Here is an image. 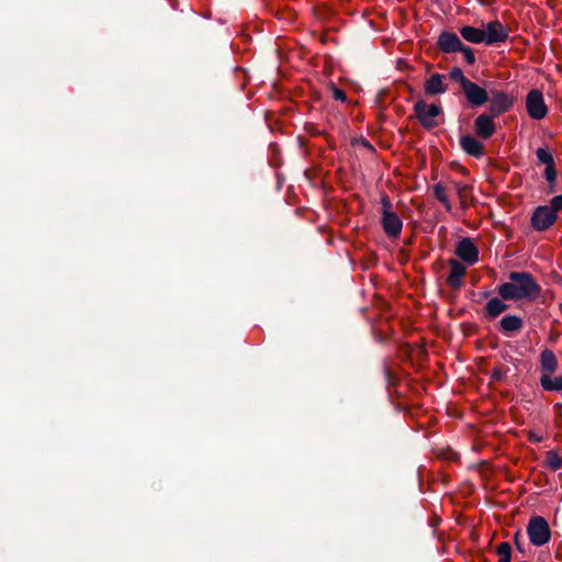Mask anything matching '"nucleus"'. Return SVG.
<instances>
[{
	"label": "nucleus",
	"mask_w": 562,
	"mask_h": 562,
	"mask_svg": "<svg viewBox=\"0 0 562 562\" xmlns=\"http://www.w3.org/2000/svg\"><path fill=\"white\" fill-rule=\"evenodd\" d=\"M434 195L439 202L443 204L447 212L452 210V204L448 198L447 190L441 183L434 186Z\"/></svg>",
	"instance_id": "4be33fe9"
},
{
	"label": "nucleus",
	"mask_w": 562,
	"mask_h": 562,
	"mask_svg": "<svg viewBox=\"0 0 562 562\" xmlns=\"http://www.w3.org/2000/svg\"><path fill=\"white\" fill-rule=\"evenodd\" d=\"M460 34L465 41L473 44L484 43L485 40V31L473 26H463Z\"/></svg>",
	"instance_id": "a211bd4d"
},
{
	"label": "nucleus",
	"mask_w": 562,
	"mask_h": 562,
	"mask_svg": "<svg viewBox=\"0 0 562 562\" xmlns=\"http://www.w3.org/2000/svg\"><path fill=\"white\" fill-rule=\"evenodd\" d=\"M536 155H537L538 160L541 164H543L546 166L554 165L553 157H552L551 153L548 149H546V148H538L537 151H536Z\"/></svg>",
	"instance_id": "393cba45"
},
{
	"label": "nucleus",
	"mask_w": 562,
	"mask_h": 562,
	"mask_svg": "<svg viewBox=\"0 0 562 562\" xmlns=\"http://www.w3.org/2000/svg\"><path fill=\"white\" fill-rule=\"evenodd\" d=\"M414 114L423 127L430 130L443 122V111L439 104L427 103L418 99L414 104Z\"/></svg>",
	"instance_id": "f03ea898"
},
{
	"label": "nucleus",
	"mask_w": 562,
	"mask_h": 562,
	"mask_svg": "<svg viewBox=\"0 0 562 562\" xmlns=\"http://www.w3.org/2000/svg\"><path fill=\"white\" fill-rule=\"evenodd\" d=\"M447 89L445 77L440 74H432L424 83V91L427 95L442 94Z\"/></svg>",
	"instance_id": "ddd939ff"
},
{
	"label": "nucleus",
	"mask_w": 562,
	"mask_h": 562,
	"mask_svg": "<svg viewBox=\"0 0 562 562\" xmlns=\"http://www.w3.org/2000/svg\"><path fill=\"white\" fill-rule=\"evenodd\" d=\"M475 132L482 138H490L495 133V123L493 115L480 114L474 122Z\"/></svg>",
	"instance_id": "f8f14e48"
},
{
	"label": "nucleus",
	"mask_w": 562,
	"mask_h": 562,
	"mask_svg": "<svg viewBox=\"0 0 562 562\" xmlns=\"http://www.w3.org/2000/svg\"><path fill=\"white\" fill-rule=\"evenodd\" d=\"M494 376H499V373L498 372H494L493 374Z\"/></svg>",
	"instance_id": "f704fd0d"
},
{
	"label": "nucleus",
	"mask_w": 562,
	"mask_h": 562,
	"mask_svg": "<svg viewBox=\"0 0 562 562\" xmlns=\"http://www.w3.org/2000/svg\"><path fill=\"white\" fill-rule=\"evenodd\" d=\"M515 544H516V548H517L520 552H522V551H524V548H522V544H521V541H520V535H519V532H517V533L515 535Z\"/></svg>",
	"instance_id": "473e14b6"
},
{
	"label": "nucleus",
	"mask_w": 562,
	"mask_h": 562,
	"mask_svg": "<svg viewBox=\"0 0 562 562\" xmlns=\"http://www.w3.org/2000/svg\"><path fill=\"white\" fill-rule=\"evenodd\" d=\"M454 189L457 191V194L460 200V204L462 207H465L468 205V193H469V187L461 182L454 183Z\"/></svg>",
	"instance_id": "b1692460"
},
{
	"label": "nucleus",
	"mask_w": 562,
	"mask_h": 562,
	"mask_svg": "<svg viewBox=\"0 0 562 562\" xmlns=\"http://www.w3.org/2000/svg\"><path fill=\"white\" fill-rule=\"evenodd\" d=\"M438 47L443 53H457L463 49V44L457 34L451 32H442L438 37Z\"/></svg>",
	"instance_id": "9b49d317"
},
{
	"label": "nucleus",
	"mask_w": 562,
	"mask_h": 562,
	"mask_svg": "<svg viewBox=\"0 0 562 562\" xmlns=\"http://www.w3.org/2000/svg\"><path fill=\"white\" fill-rule=\"evenodd\" d=\"M499 325L503 333L510 334L519 331L524 326V322L519 316L506 315L502 318Z\"/></svg>",
	"instance_id": "f3484780"
},
{
	"label": "nucleus",
	"mask_w": 562,
	"mask_h": 562,
	"mask_svg": "<svg viewBox=\"0 0 562 562\" xmlns=\"http://www.w3.org/2000/svg\"><path fill=\"white\" fill-rule=\"evenodd\" d=\"M529 541L535 547H542L551 539V530L548 521L541 516L529 519L526 528Z\"/></svg>",
	"instance_id": "7ed1b4c3"
},
{
	"label": "nucleus",
	"mask_w": 562,
	"mask_h": 562,
	"mask_svg": "<svg viewBox=\"0 0 562 562\" xmlns=\"http://www.w3.org/2000/svg\"><path fill=\"white\" fill-rule=\"evenodd\" d=\"M450 78L452 80L459 82L461 88L470 80L464 76L463 71L458 67H454L451 69Z\"/></svg>",
	"instance_id": "a878e982"
},
{
	"label": "nucleus",
	"mask_w": 562,
	"mask_h": 562,
	"mask_svg": "<svg viewBox=\"0 0 562 562\" xmlns=\"http://www.w3.org/2000/svg\"><path fill=\"white\" fill-rule=\"evenodd\" d=\"M382 226L389 237L396 238L402 232L403 223L394 212L386 211L382 214Z\"/></svg>",
	"instance_id": "9d476101"
},
{
	"label": "nucleus",
	"mask_w": 562,
	"mask_h": 562,
	"mask_svg": "<svg viewBox=\"0 0 562 562\" xmlns=\"http://www.w3.org/2000/svg\"><path fill=\"white\" fill-rule=\"evenodd\" d=\"M527 438L529 441L531 442H541L543 440V437L541 435H538L536 431L533 430H529L527 432Z\"/></svg>",
	"instance_id": "c756f323"
},
{
	"label": "nucleus",
	"mask_w": 562,
	"mask_h": 562,
	"mask_svg": "<svg viewBox=\"0 0 562 562\" xmlns=\"http://www.w3.org/2000/svg\"><path fill=\"white\" fill-rule=\"evenodd\" d=\"M459 52L463 54L464 59L469 65H473L475 63L474 53L470 47L463 45V49H460Z\"/></svg>",
	"instance_id": "bb28decb"
},
{
	"label": "nucleus",
	"mask_w": 562,
	"mask_h": 562,
	"mask_svg": "<svg viewBox=\"0 0 562 562\" xmlns=\"http://www.w3.org/2000/svg\"><path fill=\"white\" fill-rule=\"evenodd\" d=\"M461 148L473 157L483 155V145L473 136L465 135L460 138Z\"/></svg>",
	"instance_id": "2eb2a0df"
},
{
	"label": "nucleus",
	"mask_w": 562,
	"mask_h": 562,
	"mask_svg": "<svg viewBox=\"0 0 562 562\" xmlns=\"http://www.w3.org/2000/svg\"><path fill=\"white\" fill-rule=\"evenodd\" d=\"M334 97H335L336 100H340V101H345L346 100L345 93L341 90H339V89H335Z\"/></svg>",
	"instance_id": "2f4dec72"
},
{
	"label": "nucleus",
	"mask_w": 562,
	"mask_h": 562,
	"mask_svg": "<svg viewBox=\"0 0 562 562\" xmlns=\"http://www.w3.org/2000/svg\"><path fill=\"white\" fill-rule=\"evenodd\" d=\"M496 553L499 559L498 562H510L512 560V548L508 542H502L497 546Z\"/></svg>",
	"instance_id": "5701e85b"
},
{
	"label": "nucleus",
	"mask_w": 562,
	"mask_h": 562,
	"mask_svg": "<svg viewBox=\"0 0 562 562\" xmlns=\"http://www.w3.org/2000/svg\"><path fill=\"white\" fill-rule=\"evenodd\" d=\"M381 204H382V207H383V212L391 211L392 204H391V201H390L387 195H383L382 196Z\"/></svg>",
	"instance_id": "7c9ffc66"
},
{
	"label": "nucleus",
	"mask_w": 562,
	"mask_h": 562,
	"mask_svg": "<svg viewBox=\"0 0 562 562\" xmlns=\"http://www.w3.org/2000/svg\"><path fill=\"white\" fill-rule=\"evenodd\" d=\"M508 305L505 304L501 299L493 297L485 305V312L487 316L495 318L507 310Z\"/></svg>",
	"instance_id": "aec40b11"
},
{
	"label": "nucleus",
	"mask_w": 562,
	"mask_h": 562,
	"mask_svg": "<svg viewBox=\"0 0 562 562\" xmlns=\"http://www.w3.org/2000/svg\"><path fill=\"white\" fill-rule=\"evenodd\" d=\"M551 210L554 211V214L562 210V195H557L550 201V205H548Z\"/></svg>",
	"instance_id": "cd10ccee"
},
{
	"label": "nucleus",
	"mask_w": 562,
	"mask_h": 562,
	"mask_svg": "<svg viewBox=\"0 0 562 562\" xmlns=\"http://www.w3.org/2000/svg\"><path fill=\"white\" fill-rule=\"evenodd\" d=\"M456 255L469 266L476 263L479 260V249L469 237H464L458 241Z\"/></svg>",
	"instance_id": "423d86ee"
},
{
	"label": "nucleus",
	"mask_w": 562,
	"mask_h": 562,
	"mask_svg": "<svg viewBox=\"0 0 562 562\" xmlns=\"http://www.w3.org/2000/svg\"><path fill=\"white\" fill-rule=\"evenodd\" d=\"M544 467L551 471H557L562 468V456L557 450H549L546 452Z\"/></svg>",
	"instance_id": "412c9836"
},
{
	"label": "nucleus",
	"mask_w": 562,
	"mask_h": 562,
	"mask_svg": "<svg viewBox=\"0 0 562 562\" xmlns=\"http://www.w3.org/2000/svg\"><path fill=\"white\" fill-rule=\"evenodd\" d=\"M557 220L554 211L547 205L538 206L531 217V225L538 232L548 229Z\"/></svg>",
	"instance_id": "39448f33"
},
{
	"label": "nucleus",
	"mask_w": 562,
	"mask_h": 562,
	"mask_svg": "<svg viewBox=\"0 0 562 562\" xmlns=\"http://www.w3.org/2000/svg\"><path fill=\"white\" fill-rule=\"evenodd\" d=\"M544 176L549 182H554L555 176H557L555 170H554V165L546 166Z\"/></svg>",
	"instance_id": "c85d7f7f"
},
{
	"label": "nucleus",
	"mask_w": 562,
	"mask_h": 562,
	"mask_svg": "<svg viewBox=\"0 0 562 562\" xmlns=\"http://www.w3.org/2000/svg\"><path fill=\"white\" fill-rule=\"evenodd\" d=\"M526 109L529 116L533 120H542L546 117L548 108L541 91L533 89L527 94Z\"/></svg>",
	"instance_id": "20e7f679"
},
{
	"label": "nucleus",
	"mask_w": 562,
	"mask_h": 562,
	"mask_svg": "<svg viewBox=\"0 0 562 562\" xmlns=\"http://www.w3.org/2000/svg\"><path fill=\"white\" fill-rule=\"evenodd\" d=\"M497 292L503 300H535L540 286L527 272H510L509 281L501 284Z\"/></svg>",
	"instance_id": "f257e3e1"
},
{
	"label": "nucleus",
	"mask_w": 562,
	"mask_h": 562,
	"mask_svg": "<svg viewBox=\"0 0 562 562\" xmlns=\"http://www.w3.org/2000/svg\"><path fill=\"white\" fill-rule=\"evenodd\" d=\"M461 89L468 102L472 106H481L488 101L486 90L471 80H469Z\"/></svg>",
	"instance_id": "0eeeda50"
},
{
	"label": "nucleus",
	"mask_w": 562,
	"mask_h": 562,
	"mask_svg": "<svg viewBox=\"0 0 562 562\" xmlns=\"http://www.w3.org/2000/svg\"><path fill=\"white\" fill-rule=\"evenodd\" d=\"M542 374H553L558 369V359L553 351L546 349L540 356Z\"/></svg>",
	"instance_id": "dca6fc26"
},
{
	"label": "nucleus",
	"mask_w": 562,
	"mask_h": 562,
	"mask_svg": "<svg viewBox=\"0 0 562 562\" xmlns=\"http://www.w3.org/2000/svg\"><path fill=\"white\" fill-rule=\"evenodd\" d=\"M554 408L560 409L561 408V404H555Z\"/></svg>",
	"instance_id": "72a5a7b5"
},
{
	"label": "nucleus",
	"mask_w": 562,
	"mask_h": 562,
	"mask_svg": "<svg viewBox=\"0 0 562 562\" xmlns=\"http://www.w3.org/2000/svg\"><path fill=\"white\" fill-rule=\"evenodd\" d=\"M514 104V99L503 91H492L490 110L493 115L507 112Z\"/></svg>",
	"instance_id": "1a4fd4ad"
},
{
	"label": "nucleus",
	"mask_w": 562,
	"mask_h": 562,
	"mask_svg": "<svg viewBox=\"0 0 562 562\" xmlns=\"http://www.w3.org/2000/svg\"><path fill=\"white\" fill-rule=\"evenodd\" d=\"M507 37L508 32L499 21H492L487 23L484 40L486 45L503 43L507 40Z\"/></svg>",
	"instance_id": "6e6552de"
},
{
	"label": "nucleus",
	"mask_w": 562,
	"mask_h": 562,
	"mask_svg": "<svg viewBox=\"0 0 562 562\" xmlns=\"http://www.w3.org/2000/svg\"><path fill=\"white\" fill-rule=\"evenodd\" d=\"M540 384L546 391H562V375L552 376V374H541Z\"/></svg>",
	"instance_id": "6ab92c4d"
},
{
	"label": "nucleus",
	"mask_w": 562,
	"mask_h": 562,
	"mask_svg": "<svg viewBox=\"0 0 562 562\" xmlns=\"http://www.w3.org/2000/svg\"><path fill=\"white\" fill-rule=\"evenodd\" d=\"M448 263L450 267V274L447 282L451 288L459 289L462 285V278L465 274L467 268L456 259H450Z\"/></svg>",
	"instance_id": "4468645a"
}]
</instances>
